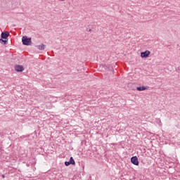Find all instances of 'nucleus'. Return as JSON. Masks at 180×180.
<instances>
[{
    "label": "nucleus",
    "instance_id": "9b49d317",
    "mask_svg": "<svg viewBox=\"0 0 180 180\" xmlns=\"http://www.w3.org/2000/svg\"><path fill=\"white\" fill-rule=\"evenodd\" d=\"M27 137H29V135H23L21 139H26Z\"/></svg>",
    "mask_w": 180,
    "mask_h": 180
},
{
    "label": "nucleus",
    "instance_id": "9d476101",
    "mask_svg": "<svg viewBox=\"0 0 180 180\" xmlns=\"http://www.w3.org/2000/svg\"><path fill=\"white\" fill-rule=\"evenodd\" d=\"M65 167H70V165H71V163L70 162V161H65Z\"/></svg>",
    "mask_w": 180,
    "mask_h": 180
},
{
    "label": "nucleus",
    "instance_id": "423d86ee",
    "mask_svg": "<svg viewBox=\"0 0 180 180\" xmlns=\"http://www.w3.org/2000/svg\"><path fill=\"white\" fill-rule=\"evenodd\" d=\"M147 89H148V86H141L136 87V91H139V92L146 91Z\"/></svg>",
    "mask_w": 180,
    "mask_h": 180
},
{
    "label": "nucleus",
    "instance_id": "6e6552de",
    "mask_svg": "<svg viewBox=\"0 0 180 180\" xmlns=\"http://www.w3.org/2000/svg\"><path fill=\"white\" fill-rule=\"evenodd\" d=\"M69 162H70L71 165H75V160H74V158L70 157Z\"/></svg>",
    "mask_w": 180,
    "mask_h": 180
},
{
    "label": "nucleus",
    "instance_id": "f8f14e48",
    "mask_svg": "<svg viewBox=\"0 0 180 180\" xmlns=\"http://www.w3.org/2000/svg\"><path fill=\"white\" fill-rule=\"evenodd\" d=\"M87 32H92V30L91 29H86Z\"/></svg>",
    "mask_w": 180,
    "mask_h": 180
},
{
    "label": "nucleus",
    "instance_id": "f03ea898",
    "mask_svg": "<svg viewBox=\"0 0 180 180\" xmlns=\"http://www.w3.org/2000/svg\"><path fill=\"white\" fill-rule=\"evenodd\" d=\"M150 54H151V52L148 50H146L145 51L141 52V58H148V57H150Z\"/></svg>",
    "mask_w": 180,
    "mask_h": 180
},
{
    "label": "nucleus",
    "instance_id": "7ed1b4c3",
    "mask_svg": "<svg viewBox=\"0 0 180 180\" xmlns=\"http://www.w3.org/2000/svg\"><path fill=\"white\" fill-rule=\"evenodd\" d=\"M14 68L17 72H23L25 71V68L22 65H15Z\"/></svg>",
    "mask_w": 180,
    "mask_h": 180
},
{
    "label": "nucleus",
    "instance_id": "39448f33",
    "mask_svg": "<svg viewBox=\"0 0 180 180\" xmlns=\"http://www.w3.org/2000/svg\"><path fill=\"white\" fill-rule=\"evenodd\" d=\"M10 36V33L8 31L2 32L1 34V39H4V40H8V37Z\"/></svg>",
    "mask_w": 180,
    "mask_h": 180
},
{
    "label": "nucleus",
    "instance_id": "f257e3e1",
    "mask_svg": "<svg viewBox=\"0 0 180 180\" xmlns=\"http://www.w3.org/2000/svg\"><path fill=\"white\" fill-rule=\"evenodd\" d=\"M22 43L23 46H30L32 44V37H27V36H23L22 37Z\"/></svg>",
    "mask_w": 180,
    "mask_h": 180
},
{
    "label": "nucleus",
    "instance_id": "0eeeda50",
    "mask_svg": "<svg viewBox=\"0 0 180 180\" xmlns=\"http://www.w3.org/2000/svg\"><path fill=\"white\" fill-rule=\"evenodd\" d=\"M45 47H46V45H44L43 44L41 45L37 46V49H38V50H44Z\"/></svg>",
    "mask_w": 180,
    "mask_h": 180
},
{
    "label": "nucleus",
    "instance_id": "20e7f679",
    "mask_svg": "<svg viewBox=\"0 0 180 180\" xmlns=\"http://www.w3.org/2000/svg\"><path fill=\"white\" fill-rule=\"evenodd\" d=\"M131 162L133 164V165L139 166L140 162H139V158L137 156H133L131 158Z\"/></svg>",
    "mask_w": 180,
    "mask_h": 180
},
{
    "label": "nucleus",
    "instance_id": "1a4fd4ad",
    "mask_svg": "<svg viewBox=\"0 0 180 180\" xmlns=\"http://www.w3.org/2000/svg\"><path fill=\"white\" fill-rule=\"evenodd\" d=\"M0 43H1V44H6V43H8V39H4L1 38L0 39Z\"/></svg>",
    "mask_w": 180,
    "mask_h": 180
},
{
    "label": "nucleus",
    "instance_id": "ddd939ff",
    "mask_svg": "<svg viewBox=\"0 0 180 180\" xmlns=\"http://www.w3.org/2000/svg\"><path fill=\"white\" fill-rule=\"evenodd\" d=\"M2 178H5V174L1 175Z\"/></svg>",
    "mask_w": 180,
    "mask_h": 180
}]
</instances>
